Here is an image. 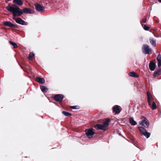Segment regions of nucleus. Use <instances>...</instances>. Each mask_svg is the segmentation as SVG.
<instances>
[{"instance_id": "f257e3e1", "label": "nucleus", "mask_w": 161, "mask_h": 161, "mask_svg": "<svg viewBox=\"0 0 161 161\" xmlns=\"http://www.w3.org/2000/svg\"><path fill=\"white\" fill-rule=\"evenodd\" d=\"M9 11L12 12L13 14V19L14 20H22L20 18L18 17L22 14V12L18 6L15 4H12L8 5L6 8Z\"/></svg>"}, {"instance_id": "f03ea898", "label": "nucleus", "mask_w": 161, "mask_h": 161, "mask_svg": "<svg viewBox=\"0 0 161 161\" xmlns=\"http://www.w3.org/2000/svg\"><path fill=\"white\" fill-rule=\"evenodd\" d=\"M142 50L143 53L144 54H148L152 53L151 49L147 44H144L143 45Z\"/></svg>"}, {"instance_id": "7ed1b4c3", "label": "nucleus", "mask_w": 161, "mask_h": 161, "mask_svg": "<svg viewBox=\"0 0 161 161\" xmlns=\"http://www.w3.org/2000/svg\"><path fill=\"white\" fill-rule=\"evenodd\" d=\"M140 125L144 127L147 128L149 126V123L147 119L145 117H143L140 123Z\"/></svg>"}, {"instance_id": "20e7f679", "label": "nucleus", "mask_w": 161, "mask_h": 161, "mask_svg": "<svg viewBox=\"0 0 161 161\" xmlns=\"http://www.w3.org/2000/svg\"><path fill=\"white\" fill-rule=\"evenodd\" d=\"M85 131L86 136L89 138H92L95 134L94 132L93 131L92 128H90L89 129H86Z\"/></svg>"}, {"instance_id": "39448f33", "label": "nucleus", "mask_w": 161, "mask_h": 161, "mask_svg": "<svg viewBox=\"0 0 161 161\" xmlns=\"http://www.w3.org/2000/svg\"><path fill=\"white\" fill-rule=\"evenodd\" d=\"M36 9L38 12H42L44 10L45 8L42 4L36 3L35 5Z\"/></svg>"}, {"instance_id": "423d86ee", "label": "nucleus", "mask_w": 161, "mask_h": 161, "mask_svg": "<svg viewBox=\"0 0 161 161\" xmlns=\"http://www.w3.org/2000/svg\"><path fill=\"white\" fill-rule=\"evenodd\" d=\"M64 97L63 95L61 94H56L55 95L54 98L55 100L56 101L60 102H61Z\"/></svg>"}, {"instance_id": "0eeeda50", "label": "nucleus", "mask_w": 161, "mask_h": 161, "mask_svg": "<svg viewBox=\"0 0 161 161\" xmlns=\"http://www.w3.org/2000/svg\"><path fill=\"white\" fill-rule=\"evenodd\" d=\"M23 13H24L25 14H33L34 13V11L30 8H25L23 9L22 11Z\"/></svg>"}, {"instance_id": "6e6552de", "label": "nucleus", "mask_w": 161, "mask_h": 161, "mask_svg": "<svg viewBox=\"0 0 161 161\" xmlns=\"http://www.w3.org/2000/svg\"><path fill=\"white\" fill-rule=\"evenodd\" d=\"M120 106L117 105H115L113 107V112H115L116 114H119L121 111V109L119 108Z\"/></svg>"}, {"instance_id": "1a4fd4ad", "label": "nucleus", "mask_w": 161, "mask_h": 161, "mask_svg": "<svg viewBox=\"0 0 161 161\" xmlns=\"http://www.w3.org/2000/svg\"><path fill=\"white\" fill-rule=\"evenodd\" d=\"M149 69L151 71H153L156 67V64L153 62H150L149 64Z\"/></svg>"}, {"instance_id": "9d476101", "label": "nucleus", "mask_w": 161, "mask_h": 161, "mask_svg": "<svg viewBox=\"0 0 161 161\" xmlns=\"http://www.w3.org/2000/svg\"><path fill=\"white\" fill-rule=\"evenodd\" d=\"M3 24L5 26H8V27L15 28L16 26L15 25L13 24L11 22L6 21L3 22Z\"/></svg>"}, {"instance_id": "9b49d317", "label": "nucleus", "mask_w": 161, "mask_h": 161, "mask_svg": "<svg viewBox=\"0 0 161 161\" xmlns=\"http://www.w3.org/2000/svg\"><path fill=\"white\" fill-rule=\"evenodd\" d=\"M96 129L98 130H107L103 125L100 124H97L94 126Z\"/></svg>"}, {"instance_id": "f8f14e48", "label": "nucleus", "mask_w": 161, "mask_h": 161, "mask_svg": "<svg viewBox=\"0 0 161 161\" xmlns=\"http://www.w3.org/2000/svg\"><path fill=\"white\" fill-rule=\"evenodd\" d=\"M147 101L148 103V105L149 106H150L151 105V101L152 98V96L150 93L148 92H147Z\"/></svg>"}, {"instance_id": "ddd939ff", "label": "nucleus", "mask_w": 161, "mask_h": 161, "mask_svg": "<svg viewBox=\"0 0 161 161\" xmlns=\"http://www.w3.org/2000/svg\"><path fill=\"white\" fill-rule=\"evenodd\" d=\"M36 81L38 83L43 84L45 83V80L43 78L37 77L36 78Z\"/></svg>"}, {"instance_id": "4468645a", "label": "nucleus", "mask_w": 161, "mask_h": 161, "mask_svg": "<svg viewBox=\"0 0 161 161\" xmlns=\"http://www.w3.org/2000/svg\"><path fill=\"white\" fill-rule=\"evenodd\" d=\"M109 122V119L108 118H107L103 124V125L106 129V130L107 129Z\"/></svg>"}, {"instance_id": "2eb2a0df", "label": "nucleus", "mask_w": 161, "mask_h": 161, "mask_svg": "<svg viewBox=\"0 0 161 161\" xmlns=\"http://www.w3.org/2000/svg\"><path fill=\"white\" fill-rule=\"evenodd\" d=\"M161 74V69H159L158 70H156L153 74V75L154 76H157Z\"/></svg>"}, {"instance_id": "dca6fc26", "label": "nucleus", "mask_w": 161, "mask_h": 161, "mask_svg": "<svg viewBox=\"0 0 161 161\" xmlns=\"http://www.w3.org/2000/svg\"><path fill=\"white\" fill-rule=\"evenodd\" d=\"M129 122L132 125H136L137 124V122L134 120L133 118L132 117L130 118Z\"/></svg>"}, {"instance_id": "f3484780", "label": "nucleus", "mask_w": 161, "mask_h": 161, "mask_svg": "<svg viewBox=\"0 0 161 161\" xmlns=\"http://www.w3.org/2000/svg\"><path fill=\"white\" fill-rule=\"evenodd\" d=\"M129 75L134 77H138L139 76L136 73L133 71H132L129 72Z\"/></svg>"}, {"instance_id": "a211bd4d", "label": "nucleus", "mask_w": 161, "mask_h": 161, "mask_svg": "<svg viewBox=\"0 0 161 161\" xmlns=\"http://www.w3.org/2000/svg\"><path fill=\"white\" fill-rule=\"evenodd\" d=\"M13 2L20 6L23 4V2L21 0H14Z\"/></svg>"}, {"instance_id": "6ab92c4d", "label": "nucleus", "mask_w": 161, "mask_h": 161, "mask_svg": "<svg viewBox=\"0 0 161 161\" xmlns=\"http://www.w3.org/2000/svg\"><path fill=\"white\" fill-rule=\"evenodd\" d=\"M16 22L19 24L21 25H28V23L25 22V21H15Z\"/></svg>"}, {"instance_id": "aec40b11", "label": "nucleus", "mask_w": 161, "mask_h": 161, "mask_svg": "<svg viewBox=\"0 0 161 161\" xmlns=\"http://www.w3.org/2000/svg\"><path fill=\"white\" fill-rule=\"evenodd\" d=\"M40 88L42 92L43 93H46L48 91V89L46 87L44 86H41Z\"/></svg>"}, {"instance_id": "412c9836", "label": "nucleus", "mask_w": 161, "mask_h": 161, "mask_svg": "<svg viewBox=\"0 0 161 161\" xmlns=\"http://www.w3.org/2000/svg\"><path fill=\"white\" fill-rule=\"evenodd\" d=\"M138 128L141 132L143 135L146 131V130L142 127H138Z\"/></svg>"}, {"instance_id": "4be33fe9", "label": "nucleus", "mask_w": 161, "mask_h": 161, "mask_svg": "<svg viewBox=\"0 0 161 161\" xmlns=\"http://www.w3.org/2000/svg\"><path fill=\"white\" fill-rule=\"evenodd\" d=\"M150 43L152 45H153L154 47L156 46V40L155 39H153V38H151L150 39Z\"/></svg>"}, {"instance_id": "5701e85b", "label": "nucleus", "mask_w": 161, "mask_h": 161, "mask_svg": "<svg viewBox=\"0 0 161 161\" xmlns=\"http://www.w3.org/2000/svg\"><path fill=\"white\" fill-rule=\"evenodd\" d=\"M62 113L64 115L67 116H70L71 115V113L65 111H63L62 112Z\"/></svg>"}, {"instance_id": "b1692460", "label": "nucleus", "mask_w": 161, "mask_h": 161, "mask_svg": "<svg viewBox=\"0 0 161 161\" xmlns=\"http://www.w3.org/2000/svg\"><path fill=\"white\" fill-rule=\"evenodd\" d=\"M9 43L11 44L14 48H16L17 47V45L16 43L14 42L11 41H9Z\"/></svg>"}, {"instance_id": "393cba45", "label": "nucleus", "mask_w": 161, "mask_h": 161, "mask_svg": "<svg viewBox=\"0 0 161 161\" xmlns=\"http://www.w3.org/2000/svg\"><path fill=\"white\" fill-rule=\"evenodd\" d=\"M35 54L32 53H31L29 54V55L28 57V59L29 60H30L32 59V58L34 57Z\"/></svg>"}, {"instance_id": "a878e982", "label": "nucleus", "mask_w": 161, "mask_h": 161, "mask_svg": "<svg viewBox=\"0 0 161 161\" xmlns=\"http://www.w3.org/2000/svg\"><path fill=\"white\" fill-rule=\"evenodd\" d=\"M150 133L149 132H147V131L143 134L147 138H148L150 135Z\"/></svg>"}, {"instance_id": "bb28decb", "label": "nucleus", "mask_w": 161, "mask_h": 161, "mask_svg": "<svg viewBox=\"0 0 161 161\" xmlns=\"http://www.w3.org/2000/svg\"><path fill=\"white\" fill-rule=\"evenodd\" d=\"M157 107V106L156 105L155 102L154 101L153 102L152 107V109L153 110L155 109H156Z\"/></svg>"}, {"instance_id": "cd10ccee", "label": "nucleus", "mask_w": 161, "mask_h": 161, "mask_svg": "<svg viewBox=\"0 0 161 161\" xmlns=\"http://www.w3.org/2000/svg\"><path fill=\"white\" fill-rule=\"evenodd\" d=\"M142 26L144 29L146 31L148 30L149 29V27L147 26L146 25H143Z\"/></svg>"}, {"instance_id": "c85d7f7f", "label": "nucleus", "mask_w": 161, "mask_h": 161, "mask_svg": "<svg viewBox=\"0 0 161 161\" xmlns=\"http://www.w3.org/2000/svg\"><path fill=\"white\" fill-rule=\"evenodd\" d=\"M157 59L158 61L161 60V55L160 54H159L158 55L157 57Z\"/></svg>"}, {"instance_id": "c756f323", "label": "nucleus", "mask_w": 161, "mask_h": 161, "mask_svg": "<svg viewBox=\"0 0 161 161\" xmlns=\"http://www.w3.org/2000/svg\"><path fill=\"white\" fill-rule=\"evenodd\" d=\"M77 106H71L70 107V108L73 109H76L77 108Z\"/></svg>"}, {"instance_id": "7c9ffc66", "label": "nucleus", "mask_w": 161, "mask_h": 161, "mask_svg": "<svg viewBox=\"0 0 161 161\" xmlns=\"http://www.w3.org/2000/svg\"><path fill=\"white\" fill-rule=\"evenodd\" d=\"M158 67H160L161 66V60L158 61Z\"/></svg>"}, {"instance_id": "2f4dec72", "label": "nucleus", "mask_w": 161, "mask_h": 161, "mask_svg": "<svg viewBox=\"0 0 161 161\" xmlns=\"http://www.w3.org/2000/svg\"><path fill=\"white\" fill-rule=\"evenodd\" d=\"M146 21H142V22H141V23L142 24V23H146Z\"/></svg>"}, {"instance_id": "473e14b6", "label": "nucleus", "mask_w": 161, "mask_h": 161, "mask_svg": "<svg viewBox=\"0 0 161 161\" xmlns=\"http://www.w3.org/2000/svg\"><path fill=\"white\" fill-rule=\"evenodd\" d=\"M159 2L161 3V0H158Z\"/></svg>"}, {"instance_id": "72a5a7b5", "label": "nucleus", "mask_w": 161, "mask_h": 161, "mask_svg": "<svg viewBox=\"0 0 161 161\" xmlns=\"http://www.w3.org/2000/svg\"><path fill=\"white\" fill-rule=\"evenodd\" d=\"M20 66L21 68H22V67L21 66Z\"/></svg>"}, {"instance_id": "f704fd0d", "label": "nucleus", "mask_w": 161, "mask_h": 161, "mask_svg": "<svg viewBox=\"0 0 161 161\" xmlns=\"http://www.w3.org/2000/svg\"><path fill=\"white\" fill-rule=\"evenodd\" d=\"M142 20H144V19H143Z\"/></svg>"}]
</instances>
